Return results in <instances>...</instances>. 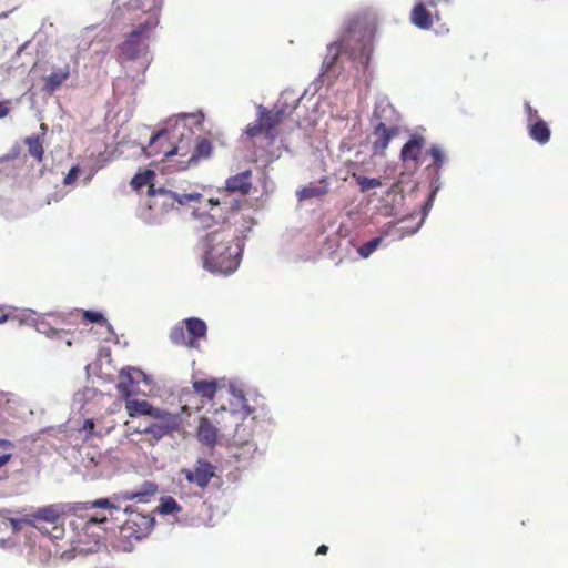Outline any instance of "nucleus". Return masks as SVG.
I'll list each match as a JSON object with an SVG mask.
<instances>
[{
	"mask_svg": "<svg viewBox=\"0 0 568 568\" xmlns=\"http://www.w3.org/2000/svg\"><path fill=\"white\" fill-rule=\"evenodd\" d=\"M199 223L204 232L197 242L203 268L213 274H233L242 260L244 239L215 213L201 215Z\"/></svg>",
	"mask_w": 568,
	"mask_h": 568,
	"instance_id": "nucleus-1",
	"label": "nucleus"
},
{
	"mask_svg": "<svg viewBox=\"0 0 568 568\" xmlns=\"http://www.w3.org/2000/svg\"><path fill=\"white\" fill-rule=\"evenodd\" d=\"M158 491V485L153 481H143L142 485L134 490H126L115 494L112 498H100L85 504V508H102L108 515H94L87 521V528L98 525L106 530L105 525L109 521H122L124 531H129L130 536L135 539L145 537L154 526V518L150 515H143L131 510L130 506L123 507L121 503L136 500L146 503L149 498Z\"/></svg>",
	"mask_w": 568,
	"mask_h": 568,
	"instance_id": "nucleus-2",
	"label": "nucleus"
},
{
	"mask_svg": "<svg viewBox=\"0 0 568 568\" xmlns=\"http://www.w3.org/2000/svg\"><path fill=\"white\" fill-rule=\"evenodd\" d=\"M372 52V30L356 19L351 20L341 40L327 44V53L321 67V81L331 85L341 75L343 71L341 53L347 55L354 64L356 80L366 77Z\"/></svg>",
	"mask_w": 568,
	"mask_h": 568,
	"instance_id": "nucleus-3",
	"label": "nucleus"
},
{
	"mask_svg": "<svg viewBox=\"0 0 568 568\" xmlns=\"http://www.w3.org/2000/svg\"><path fill=\"white\" fill-rule=\"evenodd\" d=\"M163 0H113L112 6L116 19H122L121 11L128 12L141 11L148 13V19L133 30L125 41L120 45L121 57L135 64L136 72L143 74L152 61L149 51V39L151 31L159 23V12Z\"/></svg>",
	"mask_w": 568,
	"mask_h": 568,
	"instance_id": "nucleus-4",
	"label": "nucleus"
},
{
	"mask_svg": "<svg viewBox=\"0 0 568 568\" xmlns=\"http://www.w3.org/2000/svg\"><path fill=\"white\" fill-rule=\"evenodd\" d=\"M196 118H199L196 121L200 123L203 115L181 114L175 120H169L164 129L152 134L149 144L142 146L141 151L146 156H154L160 153H163L164 158H171L175 154L185 155L194 134L186 122Z\"/></svg>",
	"mask_w": 568,
	"mask_h": 568,
	"instance_id": "nucleus-5",
	"label": "nucleus"
},
{
	"mask_svg": "<svg viewBox=\"0 0 568 568\" xmlns=\"http://www.w3.org/2000/svg\"><path fill=\"white\" fill-rule=\"evenodd\" d=\"M153 178L154 172L148 170L143 173L135 174L131 180V185L135 190H140L145 185L149 186L148 195L151 197L148 204L149 210L153 211L156 210V207H160L161 212H166L170 209H173L175 204L184 206L191 202H197L202 197V194L199 192L185 193L163 186L155 187L154 184H151Z\"/></svg>",
	"mask_w": 568,
	"mask_h": 568,
	"instance_id": "nucleus-6",
	"label": "nucleus"
},
{
	"mask_svg": "<svg viewBox=\"0 0 568 568\" xmlns=\"http://www.w3.org/2000/svg\"><path fill=\"white\" fill-rule=\"evenodd\" d=\"M372 121L375 124L373 152L383 155L390 140L398 133V114L387 99H381L375 103Z\"/></svg>",
	"mask_w": 568,
	"mask_h": 568,
	"instance_id": "nucleus-7",
	"label": "nucleus"
},
{
	"mask_svg": "<svg viewBox=\"0 0 568 568\" xmlns=\"http://www.w3.org/2000/svg\"><path fill=\"white\" fill-rule=\"evenodd\" d=\"M302 97H296L293 91H284L272 110L268 111L263 105L257 106L260 121L264 124L267 139L273 141L276 138V125L298 105Z\"/></svg>",
	"mask_w": 568,
	"mask_h": 568,
	"instance_id": "nucleus-8",
	"label": "nucleus"
},
{
	"mask_svg": "<svg viewBox=\"0 0 568 568\" xmlns=\"http://www.w3.org/2000/svg\"><path fill=\"white\" fill-rule=\"evenodd\" d=\"M216 467L204 458H197L189 468L179 470L180 488H184V481L197 490L192 494L199 501L203 497V491L207 488L210 481L215 476Z\"/></svg>",
	"mask_w": 568,
	"mask_h": 568,
	"instance_id": "nucleus-9",
	"label": "nucleus"
},
{
	"mask_svg": "<svg viewBox=\"0 0 568 568\" xmlns=\"http://www.w3.org/2000/svg\"><path fill=\"white\" fill-rule=\"evenodd\" d=\"M207 334L206 323L199 317H189L174 325L170 333V341L174 345L197 348L199 341Z\"/></svg>",
	"mask_w": 568,
	"mask_h": 568,
	"instance_id": "nucleus-10",
	"label": "nucleus"
},
{
	"mask_svg": "<svg viewBox=\"0 0 568 568\" xmlns=\"http://www.w3.org/2000/svg\"><path fill=\"white\" fill-rule=\"evenodd\" d=\"M74 508L69 504H51L37 508L34 511L27 514L22 519L24 525L33 526L40 529L41 523L58 524L63 515L72 511Z\"/></svg>",
	"mask_w": 568,
	"mask_h": 568,
	"instance_id": "nucleus-11",
	"label": "nucleus"
},
{
	"mask_svg": "<svg viewBox=\"0 0 568 568\" xmlns=\"http://www.w3.org/2000/svg\"><path fill=\"white\" fill-rule=\"evenodd\" d=\"M180 426L179 417H164L162 422H150L145 425H140L134 430L138 434L150 436V444L154 445L163 437L172 434Z\"/></svg>",
	"mask_w": 568,
	"mask_h": 568,
	"instance_id": "nucleus-12",
	"label": "nucleus"
},
{
	"mask_svg": "<svg viewBox=\"0 0 568 568\" xmlns=\"http://www.w3.org/2000/svg\"><path fill=\"white\" fill-rule=\"evenodd\" d=\"M22 518L9 517V511H0V546L11 547L14 545L13 537L22 529Z\"/></svg>",
	"mask_w": 568,
	"mask_h": 568,
	"instance_id": "nucleus-13",
	"label": "nucleus"
},
{
	"mask_svg": "<svg viewBox=\"0 0 568 568\" xmlns=\"http://www.w3.org/2000/svg\"><path fill=\"white\" fill-rule=\"evenodd\" d=\"M34 312L31 311V310H26L23 311V313L21 314V317H19V321L21 323H30V324H33L36 329L41 333V334H44L45 336L50 337V338H60V339H64L67 336H68V332L65 331H62V329H57L54 327H51L50 324L48 322H45L44 320H39V318H36L34 317Z\"/></svg>",
	"mask_w": 568,
	"mask_h": 568,
	"instance_id": "nucleus-14",
	"label": "nucleus"
},
{
	"mask_svg": "<svg viewBox=\"0 0 568 568\" xmlns=\"http://www.w3.org/2000/svg\"><path fill=\"white\" fill-rule=\"evenodd\" d=\"M145 378L146 376L141 369L133 367L123 368L120 372V382L118 383L116 387L121 394L128 396L131 394V386L133 384L140 383L141 379Z\"/></svg>",
	"mask_w": 568,
	"mask_h": 568,
	"instance_id": "nucleus-15",
	"label": "nucleus"
},
{
	"mask_svg": "<svg viewBox=\"0 0 568 568\" xmlns=\"http://www.w3.org/2000/svg\"><path fill=\"white\" fill-rule=\"evenodd\" d=\"M251 176V170H245L234 176L229 178L225 182L226 190L229 192H239L242 195L247 194L252 186Z\"/></svg>",
	"mask_w": 568,
	"mask_h": 568,
	"instance_id": "nucleus-16",
	"label": "nucleus"
},
{
	"mask_svg": "<svg viewBox=\"0 0 568 568\" xmlns=\"http://www.w3.org/2000/svg\"><path fill=\"white\" fill-rule=\"evenodd\" d=\"M425 145L423 136H412L402 148L400 158L403 161H417L422 154V150Z\"/></svg>",
	"mask_w": 568,
	"mask_h": 568,
	"instance_id": "nucleus-17",
	"label": "nucleus"
},
{
	"mask_svg": "<svg viewBox=\"0 0 568 568\" xmlns=\"http://www.w3.org/2000/svg\"><path fill=\"white\" fill-rule=\"evenodd\" d=\"M410 21L419 29H429L432 27V13L426 9V4L420 0L415 4L412 10Z\"/></svg>",
	"mask_w": 568,
	"mask_h": 568,
	"instance_id": "nucleus-18",
	"label": "nucleus"
},
{
	"mask_svg": "<svg viewBox=\"0 0 568 568\" xmlns=\"http://www.w3.org/2000/svg\"><path fill=\"white\" fill-rule=\"evenodd\" d=\"M528 132L529 136L539 144H546L550 140V129L541 119L528 124Z\"/></svg>",
	"mask_w": 568,
	"mask_h": 568,
	"instance_id": "nucleus-19",
	"label": "nucleus"
},
{
	"mask_svg": "<svg viewBox=\"0 0 568 568\" xmlns=\"http://www.w3.org/2000/svg\"><path fill=\"white\" fill-rule=\"evenodd\" d=\"M197 436L205 445H214L217 439V428L207 419H202L199 426Z\"/></svg>",
	"mask_w": 568,
	"mask_h": 568,
	"instance_id": "nucleus-20",
	"label": "nucleus"
},
{
	"mask_svg": "<svg viewBox=\"0 0 568 568\" xmlns=\"http://www.w3.org/2000/svg\"><path fill=\"white\" fill-rule=\"evenodd\" d=\"M327 193V185L324 183V181H321L320 183H311L310 185L298 190L296 192V195L300 201L310 200L314 197H321Z\"/></svg>",
	"mask_w": 568,
	"mask_h": 568,
	"instance_id": "nucleus-21",
	"label": "nucleus"
},
{
	"mask_svg": "<svg viewBox=\"0 0 568 568\" xmlns=\"http://www.w3.org/2000/svg\"><path fill=\"white\" fill-rule=\"evenodd\" d=\"M69 67L52 71L45 78V89L50 92L55 91L69 77Z\"/></svg>",
	"mask_w": 568,
	"mask_h": 568,
	"instance_id": "nucleus-22",
	"label": "nucleus"
},
{
	"mask_svg": "<svg viewBox=\"0 0 568 568\" xmlns=\"http://www.w3.org/2000/svg\"><path fill=\"white\" fill-rule=\"evenodd\" d=\"M438 191V186H436L432 193L429 194L428 196V200L426 201L425 205L423 206V215L420 217V220L415 224L414 227L409 229L407 232H402L399 233L396 237L397 239H404L405 236L407 235H414L415 233L418 232V230L422 227L423 223L425 222V219L429 212V210L432 209L433 206V202H434V199L436 196V193Z\"/></svg>",
	"mask_w": 568,
	"mask_h": 568,
	"instance_id": "nucleus-23",
	"label": "nucleus"
},
{
	"mask_svg": "<svg viewBox=\"0 0 568 568\" xmlns=\"http://www.w3.org/2000/svg\"><path fill=\"white\" fill-rule=\"evenodd\" d=\"M103 29H99L98 26H90L81 31V40L78 44L80 51H87L91 44L95 41V38L102 32Z\"/></svg>",
	"mask_w": 568,
	"mask_h": 568,
	"instance_id": "nucleus-24",
	"label": "nucleus"
},
{
	"mask_svg": "<svg viewBox=\"0 0 568 568\" xmlns=\"http://www.w3.org/2000/svg\"><path fill=\"white\" fill-rule=\"evenodd\" d=\"M182 506L171 496H165L160 499L156 510L161 515H173L182 511Z\"/></svg>",
	"mask_w": 568,
	"mask_h": 568,
	"instance_id": "nucleus-25",
	"label": "nucleus"
},
{
	"mask_svg": "<svg viewBox=\"0 0 568 568\" xmlns=\"http://www.w3.org/2000/svg\"><path fill=\"white\" fill-rule=\"evenodd\" d=\"M193 388L202 397L212 399L216 393V383L214 381H195Z\"/></svg>",
	"mask_w": 568,
	"mask_h": 568,
	"instance_id": "nucleus-26",
	"label": "nucleus"
},
{
	"mask_svg": "<svg viewBox=\"0 0 568 568\" xmlns=\"http://www.w3.org/2000/svg\"><path fill=\"white\" fill-rule=\"evenodd\" d=\"M125 407H126V410L130 416H135V415L148 416V414L151 412V404H149L146 400H138V399L126 400Z\"/></svg>",
	"mask_w": 568,
	"mask_h": 568,
	"instance_id": "nucleus-27",
	"label": "nucleus"
},
{
	"mask_svg": "<svg viewBox=\"0 0 568 568\" xmlns=\"http://www.w3.org/2000/svg\"><path fill=\"white\" fill-rule=\"evenodd\" d=\"M26 144L28 146L29 154L33 156L38 162H41L44 150L40 138L37 135L28 136L26 139Z\"/></svg>",
	"mask_w": 568,
	"mask_h": 568,
	"instance_id": "nucleus-28",
	"label": "nucleus"
},
{
	"mask_svg": "<svg viewBox=\"0 0 568 568\" xmlns=\"http://www.w3.org/2000/svg\"><path fill=\"white\" fill-rule=\"evenodd\" d=\"M353 178L363 193L382 186V181L377 178H367L358 174H353Z\"/></svg>",
	"mask_w": 568,
	"mask_h": 568,
	"instance_id": "nucleus-29",
	"label": "nucleus"
},
{
	"mask_svg": "<svg viewBox=\"0 0 568 568\" xmlns=\"http://www.w3.org/2000/svg\"><path fill=\"white\" fill-rule=\"evenodd\" d=\"M231 389L235 399V405L239 407V409H235L234 412L240 414L241 418H246L251 414V409L247 406L243 392L236 390L234 387H231Z\"/></svg>",
	"mask_w": 568,
	"mask_h": 568,
	"instance_id": "nucleus-30",
	"label": "nucleus"
},
{
	"mask_svg": "<svg viewBox=\"0 0 568 568\" xmlns=\"http://www.w3.org/2000/svg\"><path fill=\"white\" fill-rule=\"evenodd\" d=\"M81 432H85L84 438L88 439L92 436L101 437L104 434L109 433L110 429H103L102 427H98L93 419L88 418L84 420Z\"/></svg>",
	"mask_w": 568,
	"mask_h": 568,
	"instance_id": "nucleus-31",
	"label": "nucleus"
},
{
	"mask_svg": "<svg viewBox=\"0 0 568 568\" xmlns=\"http://www.w3.org/2000/svg\"><path fill=\"white\" fill-rule=\"evenodd\" d=\"M212 153V143L207 139H201L197 141L195 146V153L191 156V160H197L202 158H209Z\"/></svg>",
	"mask_w": 568,
	"mask_h": 568,
	"instance_id": "nucleus-32",
	"label": "nucleus"
},
{
	"mask_svg": "<svg viewBox=\"0 0 568 568\" xmlns=\"http://www.w3.org/2000/svg\"><path fill=\"white\" fill-rule=\"evenodd\" d=\"M406 220H400L398 223H388L385 225V229L383 231V235L392 236L394 240H399L396 236L402 232H407L412 226L409 225H399L405 223ZM415 225H413L414 227Z\"/></svg>",
	"mask_w": 568,
	"mask_h": 568,
	"instance_id": "nucleus-33",
	"label": "nucleus"
},
{
	"mask_svg": "<svg viewBox=\"0 0 568 568\" xmlns=\"http://www.w3.org/2000/svg\"><path fill=\"white\" fill-rule=\"evenodd\" d=\"M382 241L383 236L374 237L366 242L365 244L361 245L357 248V253L359 254L361 257L367 258L381 245Z\"/></svg>",
	"mask_w": 568,
	"mask_h": 568,
	"instance_id": "nucleus-34",
	"label": "nucleus"
},
{
	"mask_svg": "<svg viewBox=\"0 0 568 568\" xmlns=\"http://www.w3.org/2000/svg\"><path fill=\"white\" fill-rule=\"evenodd\" d=\"M83 317L91 323H100V324L105 325L108 327V331H110V332L113 331L112 325L110 323H108V321L104 318L103 314L100 312L84 311Z\"/></svg>",
	"mask_w": 568,
	"mask_h": 568,
	"instance_id": "nucleus-35",
	"label": "nucleus"
},
{
	"mask_svg": "<svg viewBox=\"0 0 568 568\" xmlns=\"http://www.w3.org/2000/svg\"><path fill=\"white\" fill-rule=\"evenodd\" d=\"M245 133L250 138H255V136L260 135L261 133H265L264 124L262 121H260L258 114H257L255 122L247 125Z\"/></svg>",
	"mask_w": 568,
	"mask_h": 568,
	"instance_id": "nucleus-36",
	"label": "nucleus"
},
{
	"mask_svg": "<svg viewBox=\"0 0 568 568\" xmlns=\"http://www.w3.org/2000/svg\"><path fill=\"white\" fill-rule=\"evenodd\" d=\"M428 153L434 159V165L440 168L445 161L443 149L439 145H432Z\"/></svg>",
	"mask_w": 568,
	"mask_h": 568,
	"instance_id": "nucleus-37",
	"label": "nucleus"
},
{
	"mask_svg": "<svg viewBox=\"0 0 568 568\" xmlns=\"http://www.w3.org/2000/svg\"><path fill=\"white\" fill-rule=\"evenodd\" d=\"M97 395L94 388H85L83 392H79L74 396V402L81 404V408L84 407L87 400L93 398Z\"/></svg>",
	"mask_w": 568,
	"mask_h": 568,
	"instance_id": "nucleus-38",
	"label": "nucleus"
},
{
	"mask_svg": "<svg viewBox=\"0 0 568 568\" xmlns=\"http://www.w3.org/2000/svg\"><path fill=\"white\" fill-rule=\"evenodd\" d=\"M148 416L153 417V422H162L164 417H179L175 414L169 413L166 410L155 408L151 405V412L148 414Z\"/></svg>",
	"mask_w": 568,
	"mask_h": 568,
	"instance_id": "nucleus-39",
	"label": "nucleus"
},
{
	"mask_svg": "<svg viewBox=\"0 0 568 568\" xmlns=\"http://www.w3.org/2000/svg\"><path fill=\"white\" fill-rule=\"evenodd\" d=\"M79 175V168L72 166L69 171V173L65 175L63 183L64 185H72Z\"/></svg>",
	"mask_w": 568,
	"mask_h": 568,
	"instance_id": "nucleus-40",
	"label": "nucleus"
},
{
	"mask_svg": "<svg viewBox=\"0 0 568 568\" xmlns=\"http://www.w3.org/2000/svg\"><path fill=\"white\" fill-rule=\"evenodd\" d=\"M525 106L528 115V124L534 123L537 119H539L537 115V110L532 109L529 103H526Z\"/></svg>",
	"mask_w": 568,
	"mask_h": 568,
	"instance_id": "nucleus-41",
	"label": "nucleus"
},
{
	"mask_svg": "<svg viewBox=\"0 0 568 568\" xmlns=\"http://www.w3.org/2000/svg\"><path fill=\"white\" fill-rule=\"evenodd\" d=\"M212 205L211 210L214 211L216 206L224 205V209H232L233 204L229 202H221L220 200L210 199Z\"/></svg>",
	"mask_w": 568,
	"mask_h": 568,
	"instance_id": "nucleus-42",
	"label": "nucleus"
},
{
	"mask_svg": "<svg viewBox=\"0 0 568 568\" xmlns=\"http://www.w3.org/2000/svg\"><path fill=\"white\" fill-rule=\"evenodd\" d=\"M125 81H126V79L118 78V79L113 82V89H114L115 91L121 90Z\"/></svg>",
	"mask_w": 568,
	"mask_h": 568,
	"instance_id": "nucleus-43",
	"label": "nucleus"
},
{
	"mask_svg": "<svg viewBox=\"0 0 568 568\" xmlns=\"http://www.w3.org/2000/svg\"><path fill=\"white\" fill-rule=\"evenodd\" d=\"M12 455L11 454H2L0 455V468L3 467L6 464L9 463V460L11 459Z\"/></svg>",
	"mask_w": 568,
	"mask_h": 568,
	"instance_id": "nucleus-44",
	"label": "nucleus"
},
{
	"mask_svg": "<svg viewBox=\"0 0 568 568\" xmlns=\"http://www.w3.org/2000/svg\"><path fill=\"white\" fill-rule=\"evenodd\" d=\"M8 113H9V108L7 106V104L3 102H0V119L7 116Z\"/></svg>",
	"mask_w": 568,
	"mask_h": 568,
	"instance_id": "nucleus-45",
	"label": "nucleus"
},
{
	"mask_svg": "<svg viewBox=\"0 0 568 568\" xmlns=\"http://www.w3.org/2000/svg\"><path fill=\"white\" fill-rule=\"evenodd\" d=\"M13 443L8 439H0V447L4 449L13 448Z\"/></svg>",
	"mask_w": 568,
	"mask_h": 568,
	"instance_id": "nucleus-46",
	"label": "nucleus"
},
{
	"mask_svg": "<svg viewBox=\"0 0 568 568\" xmlns=\"http://www.w3.org/2000/svg\"><path fill=\"white\" fill-rule=\"evenodd\" d=\"M327 550H328V547H327V546H325V545H322V546H320V547H318V549H317V554H318V555H323V554H326V552H327Z\"/></svg>",
	"mask_w": 568,
	"mask_h": 568,
	"instance_id": "nucleus-47",
	"label": "nucleus"
},
{
	"mask_svg": "<svg viewBox=\"0 0 568 568\" xmlns=\"http://www.w3.org/2000/svg\"><path fill=\"white\" fill-rule=\"evenodd\" d=\"M8 318H9L8 314L1 313V315H0V323L6 322Z\"/></svg>",
	"mask_w": 568,
	"mask_h": 568,
	"instance_id": "nucleus-48",
	"label": "nucleus"
},
{
	"mask_svg": "<svg viewBox=\"0 0 568 568\" xmlns=\"http://www.w3.org/2000/svg\"><path fill=\"white\" fill-rule=\"evenodd\" d=\"M397 191H398V186L397 185H392L390 189L388 190V194L393 193V192L397 193Z\"/></svg>",
	"mask_w": 568,
	"mask_h": 568,
	"instance_id": "nucleus-49",
	"label": "nucleus"
},
{
	"mask_svg": "<svg viewBox=\"0 0 568 568\" xmlns=\"http://www.w3.org/2000/svg\"><path fill=\"white\" fill-rule=\"evenodd\" d=\"M438 182H439V179L437 178V179L433 182V184H432V185H433V190H434L436 186H438V187H439V183H438Z\"/></svg>",
	"mask_w": 568,
	"mask_h": 568,
	"instance_id": "nucleus-50",
	"label": "nucleus"
},
{
	"mask_svg": "<svg viewBox=\"0 0 568 568\" xmlns=\"http://www.w3.org/2000/svg\"><path fill=\"white\" fill-rule=\"evenodd\" d=\"M149 222L150 223H155V222H158V219L156 217L150 219Z\"/></svg>",
	"mask_w": 568,
	"mask_h": 568,
	"instance_id": "nucleus-51",
	"label": "nucleus"
},
{
	"mask_svg": "<svg viewBox=\"0 0 568 568\" xmlns=\"http://www.w3.org/2000/svg\"><path fill=\"white\" fill-rule=\"evenodd\" d=\"M90 181H91V176H88V178L85 179V182H84V183H85V184H88Z\"/></svg>",
	"mask_w": 568,
	"mask_h": 568,
	"instance_id": "nucleus-52",
	"label": "nucleus"
},
{
	"mask_svg": "<svg viewBox=\"0 0 568 568\" xmlns=\"http://www.w3.org/2000/svg\"><path fill=\"white\" fill-rule=\"evenodd\" d=\"M65 344H67L68 346H70V345H71V341H70L69 338H67V339H65Z\"/></svg>",
	"mask_w": 568,
	"mask_h": 568,
	"instance_id": "nucleus-53",
	"label": "nucleus"
}]
</instances>
